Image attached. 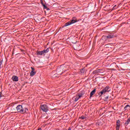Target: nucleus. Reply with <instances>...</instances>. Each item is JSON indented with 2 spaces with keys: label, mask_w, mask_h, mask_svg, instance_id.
I'll use <instances>...</instances> for the list:
<instances>
[{
  "label": "nucleus",
  "mask_w": 130,
  "mask_h": 130,
  "mask_svg": "<svg viewBox=\"0 0 130 130\" xmlns=\"http://www.w3.org/2000/svg\"><path fill=\"white\" fill-rule=\"evenodd\" d=\"M80 118H81V119H85V118H86V117L84 116H82Z\"/></svg>",
  "instance_id": "obj_17"
},
{
  "label": "nucleus",
  "mask_w": 130,
  "mask_h": 130,
  "mask_svg": "<svg viewBox=\"0 0 130 130\" xmlns=\"http://www.w3.org/2000/svg\"><path fill=\"white\" fill-rule=\"evenodd\" d=\"M16 109L18 112L20 113H26V112H28V109L27 108H23V107L21 105H19L16 107Z\"/></svg>",
  "instance_id": "obj_1"
},
{
  "label": "nucleus",
  "mask_w": 130,
  "mask_h": 130,
  "mask_svg": "<svg viewBox=\"0 0 130 130\" xmlns=\"http://www.w3.org/2000/svg\"><path fill=\"white\" fill-rule=\"evenodd\" d=\"M95 92H96V89H93L91 92H90V96L92 97L94 94H95Z\"/></svg>",
  "instance_id": "obj_11"
},
{
  "label": "nucleus",
  "mask_w": 130,
  "mask_h": 130,
  "mask_svg": "<svg viewBox=\"0 0 130 130\" xmlns=\"http://www.w3.org/2000/svg\"><path fill=\"white\" fill-rule=\"evenodd\" d=\"M41 108L44 112H47L48 111V107L46 105H41Z\"/></svg>",
  "instance_id": "obj_3"
},
{
  "label": "nucleus",
  "mask_w": 130,
  "mask_h": 130,
  "mask_svg": "<svg viewBox=\"0 0 130 130\" xmlns=\"http://www.w3.org/2000/svg\"><path fill=\"white\" fill-rule=\"evenodd\" d=\"M43 7H44V8L45 9H48V8H47V6H45V5L43 4Z\"/></svg>",
  "instance_id": "obj_18"
},
{
  "label": "nucleus",
  "mask_w": 130,
  "mask_h": 130,
  "mask_svg": "<svg viewBox=\"0 0 130 130\" xmlns=\"http://www.w3.org/2000/svg\"><path fill=\"white\" fill-rule=\"evenodd\" d=\"M36 74V71H31L30 73V75L31 76V77H33V76H35Z\"/></svg>",
  "instance_id": "obj_9"
},
{
  "label": "nucleus",
  "mask_w": 130,
  "mask_h": 130,
  "mask_svg": "<svg viewBox=\"0 0 130 130\" xmlns=\"http://www.w3.org/2000/svg\"><path fill=\"white\" fill-rule=\"evenodd\" d=\"M31 72H36L35 68H34L33 67H31Z\"/></svg>",
  "instance_id": "obj_16"
},
{
  "label": "nucleus",
  "mask_w": 130,
  "mask_h": 130,
  "mask_svg": "<svg viewBox=\"0 0 130 130\" xmlns=\"http://www.w3.org/2000/svg\"><path fill=\"white\" fill-rule=\"evenodd\" d=\"M100 75H101V76H104L105 75V73H104V72H101L100 73Z\"/></svg>",
  "instance_id": "obj_15"
},
{
  "label": "nucleus",
  "mask_w": 130,
  "mask_h": 130,
  "mask_svg": "<svg viewBox=\"0 0 130 130\" xmlns=\"http://www.w3.org/2000/svg\"><path fill=\"white\" fill-rule=\"evenodd\" d=\"M129 106V105H127L125 107V108H126V107H128Z\"/></svg>",
  "instance_id": "obj_20"
},
{
  "label": "nucleus",
  "mask_w": 130,
  "mask_h": 130,
  "mask_svg": "<svg viewBox=\"0 0 130 130\" xmlns=\"http://www.w3.org/2000/svg\"><path fill=\"white\" fill-rule=\"evenodd\" d=\"M77 21L75 19H72L71 21H69L66 23L64 25L65 27H67V26H70V25H72V24H74V23H76Z\"/></svg>",
  "instance_id": "obj_4"
},
{
  "label": "nucleus",
  "mask_w": 130,
  "mask_h": 130,
  "mask_svg": "<svg viewBox=\"0 0 130 130\" xmlns=\"http://www.w3.org/2000/svg\"><path fill=\"white\" fill-rule=\"evenodd\" d=\"M109 91H110L109 86H107L99 93V95L102 96L103 94H105V93H107V92H109Z\"/></svg>",
  "instance_id": "obj_2"
},
{
  "label": "nucleus",
  "mask_w": 130,
  "mask_h": 130,
  "mask_svg": "<svg viewBox=\"0 0 130 130\" xmlns=\"http://www.w3.org/2000/svg\"><path fill=\"white\" fill-rule=\"evenodd\" d=\"M119 127H120V121H117V126H116V130H119Z\"/></svg>",
  "instance_id": "obj_7"
},
{
  "label": "nucleus",
  "mask_w": 130,
  "mask_h": 130,
  "mask_svg": "<svg viewBox=\"0 0 130 130\" xmlns=\"http://www.w3.org/2000/svg\"><path fill=\"white\" fill-rule=\"evenodd\" d=\"M101 72V71H100V70H95L93 71V74H98V75H100Z\"/></svg>",
  "instance_id": "obj_10"
},
{
  "label": "nucleus",
  "mask_w": 130,
  "mask_h": 130,
  "mask_svg": "<svg viewBox=\"0 0 130 130\" xmlns=\"http://www.w3.org/2000/svg\"><path fill=\"white\" fill-rule=\"evenodd\" d=\"M81 97H82V94H78L75 98L74 101H75V102H77V101H78V100H79V99L81 98Z\"/></svg>",
  "instance_id": "obj_8"
},
{
  "label": "nucleus",
  "mask_w": 130,
  "mask_h": 130,
  "mask_svg": "<svg viewBox=\"0 0 130 130\" xmlns=\"http://www.w3.org/2000/svg\"><path fill=\"white\" fill-rule=\"evenodd\" d=\"M68 130H71V128H69L68 129Z\"/></svg>",
  "instance_id": "obj_24"
},
{
  "label": "nucleus",
  "mask_w": 130,
  "mask_h": 130,
  "mask_svg": "<svg viewBox=\"0 0 130 130\" xmlns=\"http://www.w3.org/2000/svg\"><path fill=\"white\" fill-rule=\"evenodd\" d=\"M129 122H130V118H129L128 119H127V121L125 123V124H128L129 123Z\"/></svg>",
  "instance_id": "obj_13"
},
{
  "label": "nucleus",
  "mask_w": 130,
  "mask_h": 130,
  "mask_svg": "<svg viewBox=\"0 0 130 130\" xmlns=\"http://www.w3.org/2000/svg\"><path fill=\"white\" fill-rule=\"evenodd\" d=\"M116 7V5H115L114 7L113 8V10H115V7Z\"/></svg>",
  "instance_id": "obj_19"
},
{
  "label": "nucleus",
  "mask_w": 130,
  "mask_h": 130,
  "mask_svg": "<svg viewBox=\"0 0 130 130\" xmlns=\"http://www.w3.org/2000/svg\"><path fill=\"white\" fill-rule=\"evenodd\" d=\"M113 37H114V35H110L107 36L106 37V38H108V39H109L110 38H113Z\"/></svg>",
  "instance_id": "obj_12"
},
{
  "label": "nucleus",
  "mask_w": 130,
  "mask_h": 130,
  "mask_svg": "<svg viewBox=\"0 0 130 130\" xmlns=\"http://www.w3.org/2000/svg\"><path fill=\"white\" fill-rule=\"evenodd\" d=\"M62 73H61V74H60V73H58V75H61Z\"/></svg>",
  "instance_id": "obj_23"
},
{
  "label": "nucleus",
  "mask_w": 130,
  "mask_h": 130,
  "mask_svg": "<svg viewBox=\"0 0 130 130\" xmlns=\"http://www.w3.org/2000/svg\"><path fill=\"white\" fill-rule=\"evenodd\" d=\"M81 74H84V73H85V70L84 69H82L81 71H80Z\"/></svg>",
  "instance_id": "obj_14"
},
{
  "label": "nucleus",
  "mask_w": 130,
  "mask_h": 130,
  "mask_svg": "<svg viewBox=\"0 0 130 130\" xmlns=\"http://www.w3.org/2000/svg\"><path fill=\"white\" fill-rule=\"evenodd\" d=\"M12 80L14 82H18V81H19V78L16 76H13L12 78Z\"/></svg>",
  "instance_id": "obj_6"
},
{
  "label": "nucleus",
  "mask_w": 130,
  "mask_h": 130,
  "mask_svg": "<svg viewBox=\"0 0 130 130\" xmlns=\"http://www.w3.org/2000/svg\"><path fill=\"white\" fill-rule=\"evenodd\" d=\"M108 99V96H107V99Z\"/></svg>",
  "instance_id": "obj_25"
},
{
  "label": "nucleus",
  "mask_w": 130,
  "mask_h": 130,
  "mask_svg": "<svg viewBox=\"0 0 130 130\" xmlns=\"http://www.w3.org/2000/svg\"><path fill=\"white\" fill-rule=\"evenodd\" d=\"M38 130H41V128H39Z\"/></svg>",
  "instance_id": "obj_22"
},
{
  "label": "nucleus",
  "mask_w": 130,
  "mask_h": 130,
  "mask_svg": "<svg viewBox=\"0 0 130 130\" xmlns=\"http://www.w3.org/2000/svg\"><path fill=\"white\" fill-rule=\"evenodd\" d=\"M48 52V49L43 50L42 51H39L37 52V54L38 55H43V54H44V53H47Z\"/></svg>",
  "instance_id": "obj_5"
},
{
  "label": "nucleus",
  "mask_w": 130,
  "mask_h": 130,
  "mask_svg": "<svg viewBox=\"0 0 130 130\" xmlns=\"http://www.w3.org/2000/svg\"><path fill=\"white\" fill-rule=\"evenodd\" d=\"M1 98H2V94H1V93L0 92V99H1Z\"/></svg>",
  "instance_id": "obj_21"
}]
</instances>
